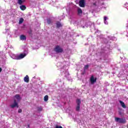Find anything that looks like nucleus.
<instances>
[{
    "label": "nucleus",
    "mask_w": 128,
    "mask_h": 128,
    "mask_svg": "<svg viewBox=\"0 0 128 128\" xmlns=\"http://www.w3.org/2000/svg\"><path fill=\"white\" fill-rule=\"evenodd\" d=\"M20 40H26V36L21 35L20 36Z\"/></svg>",
    "instance_id": "11"
},
{
    "label": "nucleus",
    "mask_w": 128,
    "mask_h": 128,
    "mask_svg": "<svg viewBox=\"0 0 128 128\" xmlns=\"http://www.w3.org/2000/svg\"><path fill=\"white\" fill-rule=\"evenodd\" d=\"M120 102L122 108H126V104H124V102L122 100H120Z\"/></svg>",
    "instance_id": "12"
},
{
    "label": "nucleus",
    "mask_w": 128,
    "mask_h": 128,
    "mask_svg": "<svg viewBox=\"0 0 128 128\" xmlns=\"http://www.w3.org/2000/svg\"><path fill=\"white\" fill-rule=\"evenodd\" d=\"M108 18L106 16H104V22L106 24H108V22H106V19Z\"/></svg>",
    "instance_id": "19"
},
{
    "label": "nucleus",
    "mask_w": 128,
    "mask_h": 128,
    "mask_svg": "<svg viewBox=\"0 0 128 128\" xmlns=\"http://www.w3.org/2000/svg\"><path fill=\"white\" fill-rule=\"evenodd\" d=\"M24 82H30V78H28V76L26 75L24 78Z\"/></svg>",
    "instance_id": "8"
},
{
    "label": "nucleus",
    "mask_w": 128,
    "mask_h": 128,
    "mask_svg": "<svg viewBox=\"0 0 128 128\" xmlns=\"http://www.w3.org/2000/svg\"><path fill=\"white\" fill-rule=\"evenodd\" d=\"M76 112H80V104H82V101L80 99H77L76 100Z\"/></svg>",
    "instance_id": "1"
},
{
    "label": "nucleus",
    "mask_w": 128,
    "mask_h": 128,
    "mask_svg": "<svg viewBox=\"0 0 128 128\" xmlns=\"http://www.w3.org/2000/svg\"><path fill=\"white\" fill-rule=\"evenodd\" d=\"M22 109H19L18 110V112L20 113V112H22Z\"/></svg>",
    "instance_id": "22"
},
{
    "label": "nucleus",
    "mask_w": 128,
    "mask_h": 128,
    "mask_svg": "<svg viewBox=\"0 0 128 128\" xmlns=\"http://www.w3.org/2000/svg\"><path fill=\"white\" fill-rule=\"evenodd\" d=\"M54 50L56 52V54H60L63 51L62 48H60L59 46H56L54 48Z\"/></svg>",
    "instance_id": "3"
},
{
    "label": "nucleus",
    "mask_w": 128,
    "mask_h": 128,
    "mask_svg": "<svg viewBox=\"0 0 128 128\" xmlns=\"http://www.w3.org/2000/svg\"><path fill=\"white\" fill-rule=\"evenodd\" d=\"M10 106L12 108H18V104L16 102V100L14 99V104L10 105Z\"/></svg>",
    "instance_id": "4"
},
{
    "label": "nucleus",
    "mask_w": 128,
    "mask_h": 128,
    "mask_svg": "<svg viewBox=\"0 0 128 128\" xmlns=\"http://www.w3.org/2000/svg\"><path fill=\"white\" fill-rule=\"evenodd\" d=\"M44 102H48V96L46 95L44 97Z\"/></svg>",
    "instance_id": "16"
},
{
    "label": "nucleus",
    "mask_w": 128,
    "mask_h": 128,
    "mask_svg": "<svg viewBox=\"0 0 128 128\" xmlns=\"http://www.w3.org/2000/svg\"><path fill=\"white\" fill-rule=\"evenodd\" d=\"M26 56V54H20L18 57L16 58V60H22V58H24Z\"/></svg>",
    "instance_id": "7"
},
{
    "label": "nucleus",
    "mask_w": 128,
    "mask_h": 128,
    "mask_svg": "<svg viewBox=\"0 0 128 128\" xmlns=\"http://www.w3.org/2000/svg\"><path fill=\"white\" fill-rule=\"evenodd\" d=\"M2 68H0V72H2Z\"/></svg>",
    "instance_id": "25"
},
{
    "label": "nucleus",
    "mask_w": 128,
    "mask_h": 128,
    "mask_svg": "<svg viewBox=\"0 0 128 128\" xmlns=\"http://www.w3.org/2000/svg\"><path fill=\"white\" fill-rule=\"evenodd\" d=\"M118 113H119V114H120V116H122V112H120V111H119V112H118Z\"/></svg>",
    "instance_id": "23"
},
{
    "label": "nucleus",
    "mask_w": 128,
    "mask_h": 128,
    "mask_svg": "<svg viewBox=\"0 0 128 128\" xmlns=\"http://www.w3.org/2000/svg\"><path fill=\"white\" fill-rule=\"evenodd\" d=\"M90 81L92 84H94V82H96V78H94V76H92L90 78Z\"/></svg>",
    "instance_id": "6"
},
{
    "label": "nucleus",
    "mask_w": 128,
    "mask_h": 128,
    "mask_svg": "<svg viewBox=\"0 0 128 128\" xmlns=\"http://www.w3.org/2000/svg\"><path fill=\"white\" fill-rule=\"evenodd\" d=\"M24 22V19L22 18H20L19 20V24H21Z\"/></svg>",
    "instance_id": "17"
},
{
    "label": "nucleus",
    "mask_w": 128,
    "mask_h": 128,
    "mask_svg": "<svg viewBox=\"0 0 128 128\" xmlns=\"http://www.w3.org/2000/svg\"><path fill=\"white\" fill-rule=\"evenodd\" d=\"M52 20H50V18L47 19V24H52Z\"/></svg>",
    "instance_id": "14"
},
{
    "label": "nucleus",
    "mask_w": 128,
    "mask_h": 128,
    "mask_svg": "<svg viewBox=\"0 0 128 128\" xmlns=\"http://www.w3.org/2000/svg\"><path fill=\"white\" fill-rule=\"evenodd\" d=\"M78 16H82V10L80 8H78Z\"/></svg>",
    "instance_id": "10"
},
{
    "label": "nucleus",
    "mask_w": 128,
    "mask_h": 128,
    "mask_svg": "<svg viewBox=\"0 0 128 128\" xmlns=\"http://www.w3.org/2000/svg\"><path fill=\"white\" fill-rule=\"evenodd\" d=\"M79 6L80 8H84V6H86V2H84V0H80L79 2Z\"/></svg>",
    "instance_id": "5"
},
{
    "label": "nucleus",
    "mask_w": 128,
    "mask_h": 128,
    "mask_svg": "<svg viewBox=\"0 0 128 128\" xmlns=\"http://www.w3.org/2000/svg\"><path fill=\"white\" fill-rule=\"evenodd\" d=\"M56 24L57 28H60V26H62V24H60V22H58Z\"/></svg>",
    "instance_id": "18"
},
{
    "label": "nucleus",
    "mask_w": 128,
    "mask_h": 128,
    "mask_svg": "<svg viewBox=\"0 0 128 128\" xmlns=\"http://www.w3.org/2000/svg\"><path fill=\"white\" fill-rule=\"evenodd\" d=\"M24 0H18V4L22 5V3L24 2Z\"/></svg>",
    "instance_id": "15"
},
{
    "label": "nucleus",
    "mask_w": 128,
    "mask_h": 128,
    "mask_svg": "<svg viewBox=\"0 0 128 128\" xmlns=\"http://www.w3.org/2000/svg\"><path fill=\"white\" fill-rule=\"evenodd\" d=\"M115 120L116 122H118L119 124H124L126 122V118H116Z\"/></svg>",
    "instance_id": "2"
},
{
    "label": "nucleus",
    "mask_w": 128,
    "mask_h": 128,
    "mask_svg": "<svg viewBox=\"0 0 128 128\" xmlns=\"http://www.w3.org/2000/svg\"><path fill=\"white\" fill-rule=\"evenodd\" d=\"M88 66H90L88 64L86 65L84 67V70H88Z\"/></svg>",
    "instance_id": "21"
},
{
    "label": "nucleus",
    "mask_w": 128,
    "mask_h": 128,
    "mask_svg": "<svg viewBox=\"0 0 128 128\" xmlns=\"http://www.w3.org/2000/svg\"><path fill=\"white\" fill-rule=\"evenodd\" d=\"M20 10H26V7L24 5H22V6H20Z\"/></svg>",
    "instance_id": "13"
},
{
    "label": "nucleus",
    "mask_w": 128,
    "mask_h": 128,
    "mask_svg": "<svg viewBox=\"0 0 128 128\" xmlns=\"http://www.w3.org/2000/svg\"><path fill=\"white\" fill-rule=\"evenodd\" d=\"M86 74V71H84L82 73V74L84 75Z\"/></svg>",
    "instance_id": "24"
},
{
    "label": "nucleus",
    "mask_w": 128,
    "mask_h": 128,
    "mask_svg": "<svg viewBox=\"0 0 128 128\" xmlns=\"http://www.w3.org/2000/svg\"><path fill=\"white\" fill-rule=\"evenodd\" d=\"M14 98H15L16 100H17L18 102H20V100H22V98H20V94H16L14 96Z\"/></svg>",
    "instance_id": "9"
},
{
    "label": "nucleus",
    "mask_w": 128,
    "mask_h": 128,
    "mask_svg": "<svg viewBox=\"0 0 128 128\" xmlns=\"http://www.w3.org/2000/svg\"><path fill=\"white\" fill-rule=\"evenodd\" d=\"M38 112H42V107H38Z\"/></svg>",
    "instance_id": "20"
}]
</instances>
